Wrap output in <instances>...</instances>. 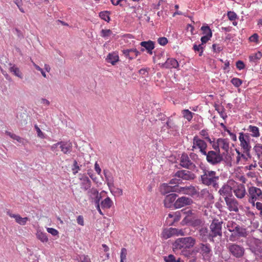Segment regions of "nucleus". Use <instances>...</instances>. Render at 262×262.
I'll list each match as a JSON object with an SVG mask.
<instances>
[{"label": "nucleus", "instance_id": "obj_18", "mask_svg": "<svg viewBox=\"0 0 262 262\" xmlns=\"http://www.w3.org/2000/svg\"><path fill=\"white\" fill-rule=\"evenodd\" d=\"M175 176L185 180H191L195 178V174L193 173L186 170L178 171Z\"/></svg>", "mask_w": 262, "mask_h": 262}, {"label": "nucleus", "instance_id": "obj_1", "mask_svg": "<svg viewBox=\"0 0 262 262\" xmlns=\"http://www.w3.org/2000/svg\"><path fill=\"white\" fill-rule=\"evenodd\" d=\"M201 169L202 170L200 177L202 183L207 186L212 185L215 187L219 179L216 171L206 168L205 166H201Z\"/></svg>", "mask_w": 262, "mask_h": 262}, {"label": "nucleus", "instance_id": "obj_22", "mask_svg": "<svg viewBox=\"0 0 262 262\" xmlns=\"http://www.w3.org/2000/svg\"><path fill=\"white\" fill-rule=\"evenodd\" d=\"M59 148L64 154H68L72 151V144L70 142L60 141Z\"/></svg>", "mask_w": 262, "mask_h": 262}, {"label": "nucleus", "instance_id": "obj_14", "mask_svg": "<svg viewBox=\"0 0 262 262\" xmlns=\"http://www.w3.org/2000/svg\"><path fill=\"white\" fill-rule=\"evenodd\" d=\"M185 213L183 210L169 213L167 217V222H169V225H171L174 223L179 221L182 214H185Z\"/></svg>", "mask_w": 262, "mask_h": 262}, {"label": "nucleus", "instance_id": "obj_52", "mask_svg": "<svg viewBox=\"0 0 262 262\" xmlns=\"http://www.w3.org/2000/svg\"><path fill=\"white\" fill-rule=\"evenodd\" d=\"M112 34V31L110 29H102L101 31V36L103 37L109 36Z\"/></svg>", "mask_w": 262, "mask_h": 262}, {"label": "nucleus", "instance_id": "obj_46", "mask_svg": "<svg viewBox=\"0 0 262 262\" xmlns=\"http://www.w3.org/2000/svg\"><path fill=\"white\" fill-rule=\"evenodd\" d=\"M204 47L202 46V45H197L196 44H194L193 47V49L194 51L195 52H199V56H201L203 55V53L204 51Z\"/></svg>", "mask_w": 262, "mask_h": 262}, {"label": "nucleus", "instance_id": "obj_11", "mask_svg": "<svg viewBox=\"0 0 262 262\" xmlns=\"http://www.w3.org/2000/svg\"><path fill=\"white\" fill-rule=\"evenodd\" d=\"M247 235L248 233L246 229L238 225L230 236V240L234 242L237 238L245 237Z\"/></svg>", "mask_w": 262, "mask_h": 262}, {"label": "nucleus", "instance_id": "obj_4", "mask_svg": "<svg viewBox=\"0 0 262 262\" xmlns=\"http://www.w3.org/2000/svg\"><path fill=\"white\" fill-rule=\"evenodd\" d=\"M248 202L253 206L257 201H262V190L256 187L250 186L248 189Z\"/></svg>", "mask_w": 262, "mask_h": 262}, {"label": "nucleus", "instance_id": "obj_63", "mask_svg": "<svg viewBox=\"0 0 262 262\" xmlns=\"http://www.w3.org/2000/svg\"><path fill=\"white\" fill-rule=\"evenodd\" d=\"M80 262H91L89 256L83 255L80 257Z\"/></svg>", "mask_w": 262, "mask_h": 262}, {"label": "nucleus", "instance_id": "obj_15", "mask_svg": "<svg viewBox=\"0 0 262 262\" xmlns=\"http://www.w3.org/2000/svg\"><path fill=\"white\" fill-rule=\"evenodd\" d=\"M225 201L229 211L236 212L238 211L239 203L234 198L231 196Z\"/></svg>", "mask_w": 262, "mask_h": 262}, {"label": "nucleus", "instance_id": "obj_36", "mask_svg": "<svg viewBox=\"0 0 262 262\" xmlns=\"http://www.w3.org/2000/svg\"><path fill=\"white\" fill-rule=\"evenodd\" d=\"M9 71L10 72L12 73L16 76L22 78L23 74L19 68L16 67L15 65L12 66L9 68Z\"/></svg>", "mask_w": 262, "mask_h": 262}, {"label": "nucleus", "instance_id": "obj_24", "mask_svg": "<svg viewBox=\"0 0 262 262\" xmlns=\"http://www.w3.org/2000/svg\"><path fill=\"white\" fill-rule=\"evenodd\" d=\"M7 214L11 217L15 219V221L21 225H26L27 222L29 220V219L27 217H21L19 214H13L9 212H7Z\"/></svg>", "mask_w": 262, "mask_h": 262}, {"label": "nucleus", "instance_id": "obj_54", "mask_svg": "<svg viewBox=\"0 0 262 262\" xmlns=\"http://www.w3.org/2000/svg\"><path fill=\"white\" fill-rule=\"evenodd\" d=\"M158 42L161 46H165L168 43V40L167 38L162 37L158 38Z\"/></svg>", "mask_w": 262, "mask_h": 262}, {"label": "nucleus", "instance_id": "obj_57", "mask_svg": "<svg viewBox=\"0 0 262 262\" xmlns=\"http://www.w3.org/2000/svg\"><path fill=\"white\" fill-rule=\"evenodd\" d=\"M236 68L239 70L244 69L245 67L244 63L241 60H238L236 62Z\"/></svg>", "mask_w": 262, "mask_h": 262}, {"label": "nucleus", "instance_id": "obj_56", "mask_svg": "<svg viewBox=\"0 0 262 262\" xmlns=\"http://www.w3.org/2000/svg\"><path fill=\"white\" fill-rule=\"evenodd\" d=\"M212 49L214 52L219 53L223 50V47L219 45L213 44L212 45Z\"/></svg>", "mask_w": 262, "mask_h": 262}, {"label": "nucleus", "instance_id": "obj_31", "mask_svg": "<svg viewBox=\"0 0 262 262\" xmlns=\"http://www.w3.org/2000/svg\"><path fill=\"white\" fill-rule=\"evenodd\" d=\"M174 186H171L168 184L164 183L161 186V192L165 194L170 192H174Z\"/></svg>", "mask_w": 262, "mask_h": 262}, {"label": "nucleus", "instance_id": "obj_28", "mask_svg": "<svg viewBox=\"0 0 262 262\" xmlns=\"http://www.w3.org/2000/svg\"><path fill=\"white\" fill-rule=\"evenodd\" d=\"M208 234V230L206 227H201L199 230V237L203 241H206L207 238H209Z\"/></svg>", "mask_w": 262, "mask_h": 262}, {"label": "nucleus", "instance_id": "obj_9", "mask_svg": "<svg viewBox=\"0 0 262 262\" xmlns=\"http://www.w3.org/2000/svg\"><path fill=\"white\" fill-rule=\"evenodd\" d=\"M185 233L183 229H178L173 228L164 229L161 234L162 237L164 239H168L173 236L184 235Z\"/></svg>", "mask_w": 262, "mask_h": 262}, {"label": "nucleus", "instance_id": "obj_40", "mask_svg": "<svg viewBox=\"0 0 262 262\" xmlns=\"http://www.w3.org/2000/svg\"><path fill=\"white\" fill-rule=\"evenodd\" d=\"M110 15V12L108 11H101L99 14V17L102 19H103L107 22H109L111 20Z\"/></svg>", "mask_w": 262, "mask_h": 262}, {"label": "nucleus", "instance_id": "obj_10", "mask_svg": "<svg viewBox=\"0 0 262 262\" xmlns=\"http://www.w3.org/2000/svg\"><path fill=\"white\" fill-rule=\"evenodd\" d=\"M198 251L202 255V256L206 260L210 259L211 254V248L210 244L206 243H201L198 245Z\"/></svg>", "mask_w": 262, "mask_h": 262}, {"label": "nucleus", "instance_id": "obj_58", "mask_svg": "<svg viewBox=\"0 0 262 262\" xmlns=\"http://www.w3.org/2000/svg\"><path fill=\"white\" fill-rule=\"evenodd\" d=\"M59 146H60V141L58 142L55 144H53L51 146V150L54 152H56L57 151H58V147Z\"/></svg>", "mask_w": 262, "mask_h": 262}, {"label": "nucleus", "instance_id": "obj_47", "mask_svg": "<svg viewBox=\"0 0 262 262\" xmlns=\"http://www.w3.org/2000/svg\"><path fill=\"white\" fill-rule=\"evenodd\" d=\"M185 214H187V215L186 216L183 220H182L181 224L182 225L186 224L188 223H189L191 221V219H190L189 215H191L192 214V210H189L188 211L186 212Z\"/></svg>", "mask_w": 262, "mask_h": 262}, {"label": "nucleus", "instance_id": "obj_34", "mask_svg": "<svg viewBox=\"0 0 262 262\" xmlns=\"http://www.w3.org/2000/svg\"><path fill=\"white\" fill-rule=\"evenodd\" d=\"M113 204V203L111 199L109 197H107L101 201V206L103 209H109L112 207Z\"/></svg>", "mask_w": 262, "mask_h": 262}, {"label": "nucleus", "instance_id": "obj_32", "mask_svg": "<svg viewBox=\"0 0 262 262\" xmlns=\"http://www.w3.org/2000/svg\"><path fill=\"white\" fill-rule=\"evenodd\" d=\"M108 62L115 65L119 61V56L116 53H109L107 57Z\"/></svg>", "mask_w": 262, "mask_h": 262}, {"label": "nucleus", "instance_id": "obj_42", "mask_svg": "<svg viewBox=\"0 0 262 262\" xmlns=\"http://www.w3.org/2000/svg\"><path fill=\"white\" fill-rule=\"evenodd\" d=\"M182 114L183 115V117L189 121H190L193 118L192 113L188 110H182Z\"/></svg>", "mask_w": 262, "mask_h": 262}, {"label": "nucleus", "instance_id": "obj_29", "mask_svg": "<svg viewBox=\"0 0 262 262\" xmlns=\"http://www.w3.org/2000/svg\"><path fill=\"white\" fill-rule=\"evenodd\" d=\"M81 180V188L85 191L89 190L91 187V182L89 178L84 177Z\"/></svg>", "mask_w": 262, "mask_h": 262}, {"label": "nucleus", "instance_id": "obj_51", "mask_svg": "<svg viewBox=\"0 0 262 262\" xmlns=\"http://www.w3.org/2000/svg\"><path fill=\"white\" fill-rule=\"evenodd\" d=\"M227 16L229 18V19L231 21H234L237 18V15L236 14L232 11H229L227 13Z\"/></svg>", "mask_w": 262, "mask_h": 262}, {"label": "nucleus", "instance_id": "obj_27", "mask_svg": "<svg viewBox=\"0 0 262 262\" xmlns=\"http://www.w3.org/2000/svg\"><path fill=\"white\" fill-rule=\"evenodd\" d=\"M184 191L183 192L184 194H187L193 196L198 193L197 189L195 187L190 185L189 186L184 187L183 189Z\"/></svg>", "mask_w": 262, "mask_h": 262}, {"label": "nucleus", "instance_id": "obj_48", "mask_svg": "<svg viewBox=\"0 0 262 262\" xmlns=\"http://www.w3.org/2000/svg\"><path fill=\"white\" fill-rule=\"evenodd\" d=\"M127 251L126 248H123L121 249L120 253V262H124L126 259V256Z\"/></svg>", "mask_w": 262, "mask_h": 262}, {"label": "nucleus", "instance_id": "obj_44", "mask_svg": "<svg viewBox=\"0 0 262 262\" xmlns=\"http://www.w3.org/2000/svg\"><path fill=\"white\" fill-rule=\"evenodd\" d=\"M238 224H237L236 223L233 221H229L228 222L227 224V227L228 230L230 232H232L235 229L236 227H237V226Z\"/></svg>", "mask_w": 262, "mask_h": 262}, {"label": "nucleus", "instance_id": "obj_55", "mask_svg": "<svg viewBox=\"0 0 262 262\" xmlns=\"http://www.w3.org/2000/svg\"><path fill=\"white\" fill-rule=\"evenodd\" d=\"M47 231H48V232L51 234L53 236L58 235L59 233V232L57 230L53 228H47Z\"/></svg>", "mask_w": 262, "mask_h": 262}, {"label": "nucleus", "instance_id": "obj_50", "mask_svg": "<svg viewBox=\"0 0 262 262\" xmlns=\"http://www.w3.org/2000/svg\"><path fill=\"white\" fill-rule=\"evenodd\" d=\"M249 40L250 42H254L255 43H259V36L257 33H254L249 38Z\"/></svg>", "mask_w": 262, "mask_h": 262}, {"label": "nucleus", "instance_id": "obj_39", "mask_svg": "<svg viewBox=\"0 0 262 262\" xmlns=\"http://www.w3.org/2000/svg\"><path fill=\"white\" fill-rule=\"evenodd\" d=\"M262 57V53L260 52L252 54L249 56V60L250 62H256Z\"/></svg>", "mask_w": 262, "mask_h": 262}, {"label": "nucleus", "instance_id": "obj_62", "mask_svg": "<svg viewBox=\"0 0 262 262\" xmlns=\"http://www.w3.org/2000/svg\"><path fill=\"white\" fill-rule=\"evenodd\" d=\"M77 222L79 225L81 226L84 225L83 217L82 215L78 216V217H77Z\"/></svg>", "mask_w": 262, "mask_h": 262}, {"label": "nucleus", "instance_id": "obj_6", "mask_svg": "<svg viewBox=\"0 0 262 262\" xmlns=\"http://www.w3.org/2000/svg\"><path fill=\"white\" fill-rule=\"evenodd\" d=\"M239 140L240 142V146L243 149V152L247 156H250V151L251 146L250 143V137L248 134L244 133H240L239 136Z\"/></svg>", "mask_w": 262, "mask_h": 262}, {"label": "nucleus", "instance_id": "obj_5", "mask_svg": "<svg viewBox=\"0 0 262 262\" xmlns=\"http://www.w3.org/2000/svg\"><path fill=\"white\" fill-rule=\"evenodd\" d=\"M227 249L230 254L237 258H242L245 254V250L244 247L237 244L229 243Z\"/></svg>", "mask_w": 262, "mask_h": 262}, {"label": "nucleus", "instance_id": "obj_2", "mask_svg": "<svg viewBox=\"0 0 262 262\" xmlns=\"http://www.w3.org/2000/svg\"><path fill=\"white\" fill-rule=\"evenodd\" d=\"M222 224L223 222L218 219H214L212 220L209 228V239L210 241L214 242V238L218 237L220 239L222 236Z\"/></svg>", "mask_w": 262, "mask_h": 262}, {"label": "nucleus", "instance_id": "obj_43", "mask_svg": "<svg viewBox=\"0 0 262 262\" xmlns=\"http://www.w3.org/2000/svg\"><path fill=\"white\" fill-rule=\"evenodd\" d=\"M165 262H180L181 258H176L175 256L172 254H169L167 256H165L164 258Z\"/></svg>", "mask_w": 262, "mask_h": 262}, {"label": "nucleus", "instance_id": "obj_12", "mask_svg": "<svg viewBox=\"0 0 262 262\" xmlns=\"http://www.w3.org/2000/svg\"><path fill=\"white\" fill-rule=\"evenodd\" d=\"M180 164L183 167L191 170L195 167V164L191 162L187 154L185 153L182 154L180 157Z\"/></svg>", "mask_w": 262, "mask_h": 262}, {"label": "nucleus", "instance_id": "obj_7", "mask_svg": "<svg viewBox=\"0 0 262 262\" xmlns=\"http://www.w3.org/2000/svg\"><path fill=\"white\" fill-rule=\"evenodd\" d=\"M192 140V150L193 151L199 150L203 155H206L207 148L206 142L200 139L198 136H194Z\"/></svg>", "mask_w": 262, "mask_h": 262}, {"label": "nucleus", "instance_id": "obj_64", "mask_svg": "<svg viewBox=\"0 0 262 262\" xmlns=\"http://www.w3.org/2000/svg\"><path fill=\"white\" fill-rule=\"evenodd\" d=\"M35 129H36V132H37L38 136L40 137V138H43V134L41 131V130L40 129L39 127L37 125H35Z\"/></svg>", "mask_w": 262, "mask_h": 262}, {"label": "nucleus", "instance_id": "obj_60", "mask_svg": "<svg viewBox=\"0 0 262 262\" xmlns=\"http://www.w3.org/2000/svg\"><path fill=\"white\" fill-rule=\"evenodd\" d=\"M255 206L256 209L260 211V215L262 216V203L259 202H255Z\"/></svg>", "mask_w": 262, "mask_h": 262}, {"label": "nucleus", "instance_id": "obj_45", "mask_svg": "<svg viewBox=\"0 0 262 262\" xmlns=\"http://www.w3.org/2000/svg\"><path fill=\"white\" fill-rule=\"evenodd\" d=\"M200 136H201L204 139L206 140V141H208L209 143H211L212 141L209 137V133L208 131L206 129H202L199 133Z\"/></svg>", "mask_w": 262, "mask_h": 262}, {"label": "nucleus", "instance_id": "obj_13", "mask_svg": "<svg viewBox=\"0 0 262 262\" xmlns=\"http://www.w3.org/2000/svg\"><path fill=\"white\" fill-rule=\"evenodd\" d=\"M193 203L191 198L186 196H181L176 200L174 202V208L176 209L181 208L186 206L190 205Z\"/></svg>", "mask_w": 262, "mask_h": 262}, {"label": "nucleus", "instance_id": "obj_3", "mask_svg": "<svg viewBox=\"0 0 262 262\" xmlns=\"http://www.w3.org/2000/svg\"><path fill=\"white\" fill-rule=\"evenodd\" d=\"M195 239L191 236L179 238L173 244V248L174 250L189 249L195 245Z\"/></svg>", "mask_w": 262, "mask_h": 262}, {"label": "nucleus", "instance_id": "obj_35", "mask_svg": "<svg viewBox=\"0 0 262 262\" xmlns=\"http://www.w3.org/2000/svg\"><path fill=\"white\" fill-rule=\"evenodd\" d=\"M248 130L251 133V135L253 137H258L260 136L259 128L257 126L249 125Z\"/></svg>", "mask_w": 262, "mask_h": 262}, {"label": "nucleus", "instance_id": "obj_17", "mask_svg": "<svg viewBox=\"0 0 262 262\" xmlns=\"http://www.w3.org/2000/svg\"><path fill=\"white\" fill-rule=\"evenodd\" d=\"M178 195L176 193H170L165 197L164 200V205L166 208H174V202L176 201Z\"/></svg>", "mask_w": 262, "mask_h": 262}, {"label": "nucleus", "instance_id": "obj_19", "mask_svg": "<svg viewBox=\"0 0 262 262\" xmlns=\"http://www.w3.org/2000/svg\"><path fill=\"white\" fill-rule=\"evenodd\" d=\"M159 65L161 68L165 69H176L179 66L178 61L173 58H168L165 62L159 63Z\"/></svg>", "mask_w": 262, "mask_h": 262}, {"label": "nucleus", "instance_id": "obj_49", "mask_svg": "<svg viewBox=\"0 0 262 262\" xmlns=\"http://www.w3.org/2000/svg\"><path fill=\"white\" fill-rule=\"evenodd\" d=\"M231 82L235 87H239L242 84V80L238 78H233Z\"/></svg>", "mask_w": 262, "mask_h": 262}, {"label": "nucleus", "instance_id": "obj_20", "mask_svg": "<svg viewBox=\"0 0 262 262\" xmlns=\"http://www.w3.org/2000/svg\"><path fill=\"white\" fill-rule=\"evenodd\" d=\"M232 187L228 184L224 185L219 191V193L224 198L225 200L232 196Z\"/></svg>", "mask_w": 262, "mask_h": 262}, {"label": "nucleus", "instance_id": "obj_41", "mask_svg": "<svg viewBox=\"0 0 262 262\" xmlns=\"http://www.w3.org/2000/svg\"><path fill=\"white\" fill-rule=\"evenodd\" d=\"M201 30L203 31L204 36L211 37L212 36V31L208 26H202L201 28Z\"/></svg>", "mask_w": 262, "mask_h": 262}, {"label": "nucleus", "instance_id": "obj_61", "mask_svg": "<svg viewBox=\"0 0 262 262\" xmlns=\"http://www.w3.org/2000/svg\"><path fill=\"white\" fill-rule=\"evenodd\" d=\"M128 50L129 51L130 53L134 54L133 56L135 57V58H136L140 54V52L137 51L136 49H128Z\"/></svg>", "mask_w": 262, "mask_h": 262}, {"label": "nucleus", "instance_id": "obj_38", "mask_svg": "<svg viewBox=\"0 0 262 262\" xmlns=\"http://www.w3.org/2000/svg\"><path fill=\"white\" fill-rule=\"evenodd\" d=\"M166 125L168 128L176 129L178 127L177 123L172 118V117H170L168 118L166 122Z\"/></svg>", "mask_w": 262, "mask_h": 262}, {"label": "nucleus", "instance_id": "obj_8", "mask_svg": "<svg viewBox=\"0 0 262 262\" xmlns=\"http://www.w3.org/2000/svg\"><path fill=\"white\" fill-rule=\"evenodd\" d=\"M204 155L206 156L207 162L213 165L220 163L223 160L221 152L210 150L206 151V154Z\"/></svg>", "mask_w": 262, "mask_h": 262}, {"label": "nucleus", "instance_id": "obj_25", "mask_svg": "<svg viewBox=\"0 0 262 262\" xmlns=\"http://www.w3.org/2000/svg\"><path fill=\"white\" fill-rule=\"evenodd\" d=\"M217 143L219 147L223 149L226 152H228L229 149V142L227 139L219 138L217 140Z\"/></svg>", "mask_w": 262, "mask_h": 262}, {"label": "nucleus", "instance_id": "obj_23", "mask_svg": "<svg viewBox=\"0 0 262 262\" xmlns=\"http://www.w3.org/2000/svg\"><path fill=\"white\" fill-rule=\"evenodd\" d=\"M140 45L146 50L147 52L149 54H152V50L155 48V43L154 41L151 40L142 41L140 43Z\"/></svg>", "mask_w": 262, "mask_h": 262}, {"label": "nucleus", "instance_id": "obj_37", "mask_svg": "<svg viewBox=\"0 0 262 262\" xmlns=\"http://www.w3.org/2000/svg\"><path fill=\"white\" fill-rule=\"evenodd\" d=\"M215 110L220 114L221 117L225 119L227 118V116L225 113V108L223 106L215 104L214 105Z\"/></svg>", "mask_w": 262, "mask_h": 262}, {"label": "nucleus", "instance_id": "obj_21", "mask_svg": "<svg viewBox=\"0 0 262 262\" xmlns=\"http://www.w3.org/2000/svg\"><path fill=\"white\" fill-rule=\"evenodd\" d=\"M87 194L92 202L98 203L99 202L101 196L96 188H92L88 190Z\"/></svg>", "mask_w": 262, "mask_h": 262}, {"label": "nucleus", "instance_id": "obj_53", "mask_svg": "<svg viewBox=\"0 0 262 262\" xmlns=\"http://www.w3.org/2000/svg\"><path fill=\"white\" fill-rule=\"evenodd\" d=\"M122 53H123V55L126 57V58H128L129 60H132L134 58H135V57L130 55L131 53H130L128 49L122 50Z\"/></svg>", "mask_w": 262, "mask_h": 262}, {"label": "nucleus", "instance_id": "obj_26", "mask_svg": "<svg viewBox=\"0 0 262 262\" xmlns=\"http://www.w3.org/2000/svg\"><path fill=\"white\" fill-rule=\"evenodd\" d=\"M237 156L235 159V163L239 164L240 163H244L247 160V155L245 153H241L238 149H235ZM248 157H249L248 156Z\"/></svg>", "mask_w": 262, "mask_h": 262}, {"label": "nucleus", "instance_id": "obj_59", "mask_svg": "<svg viewBox=\"0 0 262 262\" xmlns=\"http://www.w3.org/2000/svg\"><path fill=\"white\" fill-rule=\"evenodd\" d=\"M73 166H74V168H73V170L74 171V173L75 174L76 173H77L78 171V170H80V167L78 165V163L76 160H75L74 161Z\"/></svg>", "mask_w": 262, "mask_h": 262}, {"label": "nucleus", "instance_id": "obj_30", "mask_svg": "<svg viewBox=\"0 0 262 262\" xmlns=\"http://www.w3.org/2000/svg\"><path fill=\"white\" fill-rule=\"evenodd\" d=\"M254 151L259 162H262V144H257L253 148Z\"/></svg>", "mask_w": 262, "mask_h": 262}, {"label": "nucleus", "instance_id": "obj_33", "mask_svg": "<svg viewBox=\"0 0 262 262\" xmlns=\"http://www.w3.org/2000/svg\"><path fill=\"white\" fill-rule=\"evenodd\" d=\"M37 239L42 243H47L49 241L47 233L38 230L36 234Z\"/></svg>", "mask_w": 262, "mask_h": 262}, {"label": "nucleus", "instance_id": "obj_16", "mask_svg": "<svg viewBox=\"0 0 262 262\" xmlns=\"http://www.w3.org/2000/svg\"><path fill=\"white\" fill-rule=\"evenodd\" d=\"M234 195L238 199H243L248 194L246 192L245 186L243 184H238L233 190Z\"/></svg>", "mask_w": 262, "mask_h": 262}]
</instances>
